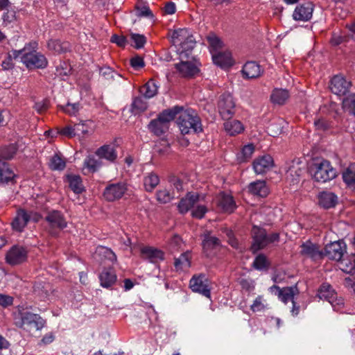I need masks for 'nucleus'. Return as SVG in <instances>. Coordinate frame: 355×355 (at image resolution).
Masks as SVG:
<instances>
[{
	"label": "nucleus",
	"mask_w": 355,
	"mask_h": 355,
	"mask_svg": "<svg viewBox=\"0 0 355 355\" xmlns=\"http://www.w3.org/2000/svg\"><path fill=\"white\" fill-rule=\"evenodd\" d=\"M175 107L178 108L177 123L183 135L202 131L201 120L193 110H183L182 107L179 106Z\"/></svg>",
	"instance_id": "f257e3e1"
},
{
	"label": "nucleus",
	"mask_w": 355,
	"mask_h": 355,
	"mask_svg": "<svg viewBox=\"0 0 355 355\" xmlns=\"http://www.w3.org/2000/svg\"><path fill=\"white\" fill-rule=\"evenodd\" d=\"M37 44L35 42L26 45L20 51H15L13 55L15 58L21 55V62L28 69H44L48 64L46 57L35 50Z\"/></svg>",
	"instance_id": "f03ea898"
},
{
	"label": "nucleus",
	"mask_w": 355,
	"mask_h": 355,
	"mask_svg": "<svg viewBox=\"0 0 355 355\" xmlns=\"http://www.w3.org/2000/svg\"><path fill=\"white\" fill-rule=\"evenodd\" d=\"M252 239L250 250L253 254L264 249L268 245L279 241V234L273 232L268 234L266 230L257 225H253L251 230Z\"/></svg>",
	"instance_id": "7ed1b4c3"
},
{
	"label": "nucleus",
	"mask_w": 355,
	"mask_h": 355,
	"mask_svg": "<svg viewBox=\"0 0 355 355\" xmlns=\"http://www.w3.org/2000/svg\"><path fill=\"white\" fill-rule=\"evenodd\" d=\"M178 107L162 111L157 118L150 121L148 130L156 136L164 135L169 128V123L177 116Z\"/></svg>",
	"instance_id": "20e7f679"
},
{
	"label": "nucleus",
	"mask_w": 355,
	"mask_h": 355,
	"mask_svg": "<svg viewBox=\"0 0 355 355\" xmlns=\"http://www.w3.org/2000/svg\"><path fill=\"white\" fill-rule=\"evenodd\" d=\"M44 324L45 321L40 315L28 311L19 313V320L16 321L18 327L30 333L42 329Z\"/></svg>",
	"instance_id": "39448f33"
},
{
	"label": "nucleus",
	"mask_w": 355,
	"mask_h": 355,
	"mask_svg": "<svg viewBox=\"0 0 355 355\" xmlns=\"http://www.w3.org/2000/svg\"><path fill=\"white\" fill-rule=\"evenodd\" d=\"M312 173L314 180L322 183L329 182L337 176L336 170L326 159L315 163L312 167Z\"/></svg>",
	"instance_id": "423d86ee"
},
{
	"label": "nucleus",
	"mask_w": 355,
	"mask_h": 355,
	"mask_svg": "<svg viewBox=\"0 0 355 355\" xmlns=\"http://www.w3.org/2000/svg\"><path fill=\"white\" fill-rule=\"evenodd\" d=\"M45 220L48 223V232L53 236H58L60 230L67 226V222L63 214L58 210L47 213Z\"/></svg>",
	"instance_id": "0eeeda50"
},
{
	"label": "nucleus",
	"mask_w": 355,
	"mask_h": 355,
	"mask_svg": "<svg viewBox=\"0 0 355 355\" xmlns=\"http://www.w3.org/2000/svg\"><path fill=\"white\" fill-rule=\"evenodd\" d=\"M127 191L128 185L125 182L109 183L105 187L103 196L107 202H114L121 199Z\"/></svg>",
	"instance_id": "6e6552de"
},
{
	"label": "nucleus",
	"mask_w": 355,
	"mask_h": 355,
	"mask_svg": "<svg viewBox=\"0 0 355 355\" xmlns=\"http://www.w3.org/2000/svg\"><path fill=\"white\" fill-rule=\"evenodd\" d=\"M28 252L26 247L15 245L6 253V263L10 266L21 264L27 260Z\"/></svg>",
	"instance_id": "1a4fd4ad"
},
{
	"label": "nucleus",
	"mask_w": 355,
	"mask_h": 355,
	"mask_svg": "<svg viewBox=\"0 0 355 355\" xmlns=\"http://www.w3.org/2000/svg\"><path fill=\"white\" fill-rule=\"evenodd\" d=\"M218 107L219 113L225 120L232 119L235 113V103L232 96L230 94H223L220 96Z\"/></svg>",
	"instance_id": "9d476101"
},
{
	"label": "nucleus",
	"mask_w": 355,
	"mask_h": 355,
	"mask_svg": "<svg viewBox=\"0 0 355 355\" xmlns=\"http://www.w3.org/2000/svg\"><path fill=\"white\" fill-rule=\"evenodd\" d=\"M346 252V245L340 241L331 242L327 244L323 251V258L327 257L329 259L337 261H341L342 263L345 260L342 258Z\"/></svg>",
	"instance_id": "9b49d317"
},
{
	"label": "nucleus",
	"mask_w": 355,
	"mask_h": 355,
	"mask_svg": "<svg viewBox=\"0 0 355 355\" xmlns=\"http://www.w3.org/2000/svg\"><path fill=\"white\" fill-rule=\"evenodd\" d=\"M352 82L341 74L335 75L330 80L329 88L338 96H345L349 91Z\"/></svg>",
	"instance_id": "f8f14e48"
},
{
	"label": "nucleus",
	"mask_w": 355,
	"mask_h": 355,
	"mask_svg": "<svg viewBox=\"0 0 355 355\" xmlns=\"http://www.w3.org/2000/svg\"><path fill=\"white\" fill-rule=\"evenodd\" d=\"M189 287L193 292L210 297L211 292L208 287V279L205 274L194 275L189 282Z\"/></svg>",
	"instance_id": "ddd939ff"
},
{
	"label": "nucleus",
	"mask_w": 355,
	"mask_h": 355,
	"mask_svg": "<svg viewBox=\"0 0 355 355\" xmlns=\"http://www.w3.org/2000/svg\"><path fill=\"white\" fill-rule=\"evenodd\" d=\"M220 241L218 238L212 236L210 232H206L203 234L202 250L205 256L211 258L216 255V250L220 246Z\"/></svg>",
	"instance_id": "4468645a"
},
{
	"label": "nucleus",
	"mask_w": 355,
	"mask_h": 355,
	"mask_svg": "<svg viewBox=\"0 0 355 355\" xmlns=\"http://www.w3.org/2000/svg\"><path fill=\"white\" fill-rule=\"evenodd\" d=\"M300 254L314 261L323 259V250H320L318 244L310 241L303 243L301 245Z\"/></svg>",
	"instance_id": "2eb2a0df"
},
{
	"label": "nucleus",
	"mask_w": 355,
	"mask_h": 355,
	"mask_svg": "<svg viewBox=\"0 0 355 355\" xmlns=\"http://www.w3.org/2000/svg\"><path fill=\"white\" fill-rule=\"evenodd\" d=\"M175 68L180 76L186 78H191L200 71L196 64L191 61H181L175 64Z\"/></svg>",
	"instance_id": "dca6fc26"
},
{
	"label": "nucleus",
	"mask_w": 355,
	"mask_h": 355,
	"mask_svg": "<svg viewBox=\"0 0 355 355\" xmlns=\"http://www.w3.org/2000/svg\"><path fill=\"white\" fill-rule=\"evenodd\" d=\"M200 195L196 192H188L185 197L182 198L178 205V209L180 214L187 213L194 205L200 200Z\"/></svg>",
	"instance_id": "f3484780"
},
{
	"label": "nucleus",
	"mask_w": 355,
	"mask_h": 355,
	"mask_svg": "<svg viewBox=\"0 0 355 355\" xmlns=\"http://www.w3.org/2000/svg\"><path fill=\"white\" fill-rule=\"evenodd\" d=\"M217 206L223 212L232 213L236 208V204L231 195L221 192L217 197Z\"/></svg>",
	"instance_id": "a211bd4d"
},
{
	"label": "nucleus",
	"mask_w": 355,
	"mask_h": 355,
	"mask_svg": "<svg viewBox=\"0 0 355 355\" xmlns=\"http://www.w3.org/2000/svg\"><path fill=\"white\" fill-rule=\"evenodd\" d=\"M273 166V159L269 155L257 157L253 162V168L257 174H263Z\"/></svg>",
	"instance_id": "6ab92c4d"
},
{
	"label": "nucleus",
	"mask_w": 355,
	"mask_h": 355,
	"mask_svg": "<svg viewBox=\"0 0 355 355\" xmlns=\"http://www.w3.org/2000/svg\"><path fill=\"white\" fill-rule=\"evenodd\" d=\"M313 5L308 2L295 8L293 12V19L296 21H308L312 17Z\"/></svg>",
	"instance_id": "aec40b11"
},
{
	"label": "nucleus",
	"mask_w": 355,
	"mask_h": 355,
	"mask_svg": "<svg viewBox=\"0 0 355 355\" xmlns=\"http://www.w3.org/2000/svg\"><path fill=\"white\" fill-rule=\"evenodd\" d=\"M141 254L143 259L153 263H157L164 259V253L162 250L153 247L146 246L142 248Z\"/></svg>",
	"instance_id": "412c9836"
},
{
	"label": "nucleus",
	"mask_w": 355,
	"mask_h": 355,
	"mask_svg": "<svg viewBox=\"0 0 355 355\" xmlns=\"http://www.w3.org/2000/svg\"><path fill=\"white\" fill-rule=\"evenodd\" d=\"M277 291L276 294L279 299L284 303H287L289 300L293 301L294 295L298 293L296 286H289L281 288L279 286L273 285L270 287V291Z\"/></svg>",
	"instance_id": "4be33fe9"
},
{
	"label": "nucleus",
	"mask_w": 355,
	"mask_h": 355,
	"mask_svg": "<svg viewBox=\"0 0 355 355\" xmlns=\"http://www.w3.org/2000/svg\"><path fill=\"white\" fill-rule=\"evenodd\" d=\"M30 220V214L25 209H20L12 222V228L17 232H22Z\"/></svg>",
	"instance_id": "5701e85b"
},
{
	"label": "nucleus",
	"mask_w": 355,
	"mask_h": 355,
	"mask_svg": "<svg viewBox=\"0 0 355 355\" xmlns=\"http://www.w3.org/2000/svg\"><path fill=\"white\" fill-rule=\"evenodd\" d=\"M95 258L101 262L114 263L116 261V255L110 249L105 246H98L95 251Z\"/></svg>",
	"instance_id": "b1692460"
},
{
	"label": "nucleus",
	"mask_w": 355,
	"mask_h": 355,
	"mask_svg": "<svg viewBox=\"0 0 355 355\" xmlns=\"http://www.w3.org/2000/svg\"><path fill=\"white\" fill-rule=\"evenodd\" d=\"M95 154L99 159H105L110 162L114 163L117 159V153L114 146L103 145L98 148Z\"/></svg>",
	"instance_id": "393cba45"
},
{
	"label": "nucleus",
	"mask_w": 355,
	"mask_h": 355,
	"mask_svg": "<svg viewBox=\"0 0 355 355\" xmlns=\"http://www.w3.org/2000/svg\"><path fill=\"white\" fill-rule=\"evenodd\" d=\"M320 206L324 209L334 207L338 202V197L330 191H322L318 196Z\"/></svg>",
	"instance_id": "a878e982"
},
{
	"label": "nucleus",
	"mask_w": 355,
	"mask_h": 355,
	"mask_svg": "<svg viewBox=\"0 0 355 355\" xmlns=\"http://www.w3.org/2000/svg\"><path fill=\"white\" fill-rule=\"evenodd\" d=\"M242 72L247 78H257L262 74L263 69L257 62L250 61L244 64Z\"/></svg>",
	"instance_id": "bb28decb"
},
{
	"label": "nucleus",
	"mask_w": 355,
	"mask_h": 355,
	"mask_svg": "<svg viewBox=\"0 0 355 355\" xmlns=\"http://www.w3.org/2000/svg\"><path fill=\"white\" fill-rule=\"evenodd\" d=\"M248 191L252 195L261 198L266 197L269 193V189L266 185V182L263 180H257L251 182L248 185Z\"/></svg>",
	"instance_id": "cd10ccee"
},
{
	"label": "nucleus",
	"mask_w": 355,
	"mask_h": 355,
	"mask_svg": "<svg viewBox=\"0 0 355 355\" xmlns=\"http://www.w3.org/2000/svg\"><path fill=\"white\" fill-rule=\"evenodd\" d=\"M337 294L329 284H322L318 290V297L321 300L328 301L332 306H335L334 302Z\"/></svg>",
	"instance_id": "c85d7f7f"
},
{
	"label": "nucleus",
	"mask_w": 355,
	"mask_h": 355,
	"mask_svg": "<svg viewBox=\"0 0 355 355\" xmlns=\"http://www.w3.org/2000/svg\"><path fill=\"white\" fill-rule=\"evenodd\" d=\"M48 49L57 53H63L71 50V44L69 42L59 40H51L47 44Z\"/></svg>",
	"instance_id": "c756f323"
},
{
	"label": "nucleus",
	"mask_w": 355,
	"mask_h": 355,
	"mask_svg": "<svg viewBox=\"0 0 355 355\" xmlns=\"http://www.w3.org/2000/svg\"><path fill=\"white\" fill-rule=\"evenodd\" d=\"M213 62L220 67H229L232 65L231 53L229 51L218 52L212 55Z\"/></svg>",
	"instance_id": "7c9ffc66"
},
{
	"label": "nucleus",
	"mask_w": 355,
	"mask_h": 355,
	"mask_svg": "<svg viewBox=\"0 0 355 355\" xmlns=\"http://www.w3.org/2000/svg\"><path fill=\"white\" fill-rule=\"evenodd\" d=\"M15 177V175L9 164L0 159V184L8 183Z\"/></svg>",
	"instance_id": "2f4dec72"
},
{
	"label": "nucleus",
	"mask_w": 355,
	"mask_h": 355,
	"mask_svg": "<svg viewBox=\"0 0 355 355\" xmlns=\"http://www.w3.org/2000/svg\"><path fill=\"white\" fill-rule=\"evenodd\" d=\"M52 291V286L49 282H36L33 286L35 295L42 300L48 297Z\"/></svg>",
	"instance_id": "473e14b6"
},
{
	"label": "nucleus",
	"mask_w": 355,
	"mask_h": 355,
	"mask_svg": "<svg viewBox=\"0 0 355 355\" xmlns=\"http://www.w3.org/2000/svg\"><path fill=\"white\" fill-rule=\"evenodd\" d=\"M193 37L187 28H179L173 31L171 34V41L174 45H179L186 40Z\"/></svg>",
	"instance_id": "72a5a7b5"
},
{
	"label": "nucleus",
	"mask_w": 355,
	"mask_h": 355,
	"mask_svg": "<svg viewBox=\"0 0 355 355\" xmlns=\"http://www.w3.org/2000/svg\"><path fill=\"white\" fill-rule=\"evenodd\" d=\"M101 285L104 288L112 286L116 281L115 272L111 270H104L99 275Z\"/></svg>",
	"instance_id": "f704fd0d"
},
{
	"label": "nucleus",
	"mask_w": 355,
	"mask_h": 355,
	"mask_svg": "<svg viewBox=\"0 0 355 355\" xmlns=\"http://www.w3.org/2000/svg\"><path fill=\"white\" fill-rule=\"evenodd\" d=\"M69 187L76 194L81 193L85 191L80 176L76 175H69L67 176Z\"/></svg>",
	"instance_id": "c9c22d12"
},
{
	"label": "nucleus",
	"mask_w": 355,
	"mask_h": 355,
	"mask_svg": "<svg viewBox=\"0 0 355 355\" xmlns=\"http://www.w3.org/2000/svg\"><path fill=\"white\" fill-rule=\"evenodd\" d=\"M191 256L189 252H184L175 259L174 266L177 271L188 269L191 266Z\"/></svg>",
	"instance_id": "e433bc0d"
},
{
	"label": "nucleus",
	"mask_w": 355,
	"mask_h": 355,
	"mask_svg": "<svg viewBox=\"0 0 355 355\" xmlns=\"http://www.w3.org/2000/svg\"><path fill=\"white\" fill-rule=\"evenodd\" d=\"M289 97L288 91L283 89H275L273 90L270 99L273 103L283 105Z\"/></svg>",
	"instance_id": "4c0bfd02"
},
{
	"label": "nucleus",
	"mask_w": 355,
	"mask_h": 355,
	"mask_svg": "<svg viewBox=\"0 0 355 355\" xmlns=\"http://www.w3.org/2000/svg\"><path fill=\"white\" fill-rule=\"evenodd\" d=\"M303 173L304 168H302L298 163H293L287 171L286 176L287 178H291V182L295 184L300 180V178L302 175Z\"/></svg>",
	"instance_id": "58836bf2"
},
{
	"label": "nucleus",
	"mask_w": 355,
	"mask_h": 355,
	"mask_svg": "<svg viewBox=\"0 0 355 355\" xmlns=\"http://www.w3.org/2000/svg\"><path fill=\"white\" fill-rule=\"evenodd\" d=\"M224 128L230 135L239 134L243 130V125L239 121L230 119L224 123Z\"/></svg>",
	"instance_id": "ea45409f"
},
{
	"label": "nucleus",
	"mask_w": 355,
	"mask_h": 355,
	"mask_svg": "<svg viewBox=\"0 0 355 355\" xmlns=\"http://www.w3.org/2000/svg\"><path fill=\"white\" fill-rule=\"evenodd\" d=\"M343 179L348 187L355 189V163L350 164L343 173Z\"/></svg>",
	"instance_id": "a19ab883"
},
{
	"label": "nucleus",
	"mask_w": 355,
	"mask_h": 355,
	"mask_svg": "<svg viewBox=\"0 0 355 355\" xmlns=\"http://www.w3.org/2000/svg\"><path fill=\"white\" fill-rule=\"evenodd\" d=\"M159 176L154 173H148L144 178V185L146 191L151 192L159 184Z\"/></svg>",
	"instance_id": "79ce46f5"
},
{
	"label": "nucleus",
	"mask_w": 355,
	"mask_h": 355,
	"mask_svg": "<svg viewBox=\"0 0 355 355\" xmlns=\"http://www.w3.org/2000/svg\"><path fill=\"white\" fill-rule=\"evenodd\" d=\"M140 92L146 98H150L156 95L157 86L153 80H150L141 87Z\"/></svg>",
	"instance_id": "37998d69"
},
{
	"label": "nucleus",
	"mask_w": 355,
	"mask_h": 355,
	"mask_svg": "<svg viewBox=\"0 0 355 355\" xmlns=\"http://www.w3.org/2000/svg\"><path fill=\"white\" fill-rule=\"evenodd\" d=\"M254 151L253 144H248L243 146L241 153L237 155V159L240 163L248 162Z\"/></svg>",
	"instance_id": "c03bdc74"
},
{
	"label": "nucleus",
	"mask_w": 355,
	"mask_h": 355,
	"mask_svg": "<svg viewBox=\"0 0 355 355\" xmlns=\"http://www.w3.org/2000/svg\"><path fill=\"white\" fill-rule=\"evenodd\" d=\"M102 164L101 159H97L93 156H88L84 161V166L92 173L97 171Z\"/></svg>",
	"instance_id": "a18cd8bd"
},
{
	"label": "nucleus",
	"mask_w": 355,
	"mask_h": 355,
	"mask_svg": "<svg viewBox=\"0 0 355 355\" xmlns=\"http://www.w3.org/2000/svg\"><path fill=\"white\" fill-rule=\"evenodd\" d=\"M66 166V162L59 155H54L50 159L49 167L53 171H62Z\"/></svg>",
	"instance_id": "49530a36"
},
{
	"label": "nucleus",
	"mask_w": 355,
	"mask_h": 355,
	"mask_svg": "<svg viewBox=\"0 0 355 355\" xmlns=\"http://www.w3.org/2000/svg\"><path fill=\"white\" fill-rule=\"evenodd\" d=\"M175 198V193H171L166 189H160L156 193L157 200L162 204L168 203Z\"/></svg>",
	"instance_id": "de8ad7c7"
},
{
	"label": "nucleus",
	"mask_w": 355,
	"mask_h": 355,
	"mask_svg": "<svg viewBox=\"0 0 355 355\" xmlns=\"http://www.w3.org/2000/svg\"><path fill=\"white\" fill-rule=\"evenodd\" d=\"M343 107L350 114L355 116V93L349 94L343 99Z\"/></svg>",
	"instance_id": "09e8293b"
},
{
	"label": "nucleus",
	"mask_w": 355,
	"mask_h": 355,
	"mask_svg": "<svg viewBox=\"0 0 355 355\" xmlns=\"http://www.w3.org/2000/svg\"><path fill=\"white\" fill-rule=\"evenodd\" d=\"M252 266L255 269L261 270L269 266V262L266 255L259 254L255 257Z\"/></svg>",
	"instance_id": "8fccbe9b"
},
{
	"label": "nucleus",
	"mask_w": 355,
	"mask_h": 355,
	"mask_svg": "<svg viewBox=\"0 0 355 355\" xmlns=\"http://www.w3.org/2000/svg\"><path fill=\"white\" fill-rule=\"evenodd\" d=\"M266 309H268V304L262 295L257 296L250 306V309L253 312L262 311Z\"/></svg>",
	"instance_id": "3c124183"
},
{
	"label": "nucleus",
	"mask_w": 355,
	"mask_h": 355,
	"mask_svg": "<svg viewBox=\"0 0 355 355\" xmlns=\"http://www.w3.org/2000/svg\"><path fill=\"white\" fill-rule=\"evenodd\" d=\"M147 109V104L141 97H136L132 103V112L137 114Z\"/></svg>",
	"instance_id": "603ef678"
},
{
	"label": "nucleus",
	"mask_w": 355,
	"mask_h": 355,
	"mask_svg": "<svg viewBox=\"0 0 355 355\" xmlns=\"http://www.w3.org/2000/svg\"><path fill=\"white\" fill-rule=\"evenodd\" d=\"M130 40L132 46L137 49L142 48L146 42V37L144 35L137 33H131Z\"/></svg>",
	"instance_id": "864d4df0"
},
{
	"label": "nucleus",
	"mask_w": 355,
	"mask_h": 355,
	"mask_svg": "<svg viewBox=\"0 0 355 355\" xmlns=\"http://www.w3.org/2000/svg\"><path fill=\"white\" fill-rule=\"evenodd\" d=\"M180 53L182 54L185 53L186 55H187L188 51H191L196 45V40L193 37L189 38L188 40H184L180 44Z\"/></svg>",
	"instance_id": "5fc2aeb1"
},
{
	"label": "nucleus",
	"mask_w": 355,
	"mask_h": 355,
	"mask_svg": "<svg viewBox=\"0 0 355 355\" xmlns=\"http://www.w3.org/2000/svg\"><path fill=\"white\" fill-rule=\"evenodd\" d=\"M17 149L15 146L10 145L0 149V158L2 159H10L15 155Z\"/></svg>",
	"instance_id": "6e6d98bb"
},
{
	"label": "nucleus",
	"mask_w": 355,
	"mask_h": 355,
	"mask_svg": "<svg viewBox=\"0 0 355 355\" xmlns=\"http://www.w3.org/2000/svg\"><path fill=\"white\" fill-rule=\"evenodd\" d=\"M60 107L65 113L69 115H75L80 110V104L68 103L66 105H62Z\"/></svg>",
	"instance_id": "4d7b16f0"
},
{
	"label": "nucleus",
	"mask_w": 355,
	"mask_h": 355,
	"mask_svg": "<svg viewBox=\"0 0 355 355\" xmlns=\"http://www.w3.org/2000/svg\"><path fill=\"white\" fill-rule=\"evenodd\" d=\"M208 209L205 205H200L194 208L191 211V216L193 218L201 219L207 212Z\"/></svg>",
	"instance_id": "13d9d810"
},
{
	"label": "nucleus",
	"mask_w": 355,
	"mask_h": 355,
	"mask_svg": "<svg viewBox=\"0 0 355 355\" xmlns=\"http://www.w3.org/2000/svg\"><path fill=\"white\" fill-rule=\"evenodd\" d=\"M169 182L171 185L177 191V193L179 194L184 190V186L182 181L178 178V177L173 176L169 179Z\"/></svg>",
	"instance_id": "bf43d9fd"
},
{
	"label": "nucleus",
	"mask_w": 355,
	"mask_h": 355,
	"mask_svg": "<svg viewBox=\"0 0 355 355\" xmlns=\"http://www.w3.org/2000/svg\"><path fill=\"white\" fill-rule=\"evenodd\" d=\"M130 65L136 70L143 68L145 63L142 57L136 55L132 58L130 60Z\"/></svg>",
	"instance_id": "052dcab7"
},
{
	"label": "nucleus",
	"mask_w": 355,
	"mask_h": 355,
	"mask_svg": "<svg viewBox=\"0 0 355 355\" xmlns=\"http://www.w3.org/2000/svg\"><path fill=\"white\" fill-rule=\"evenodd\" d=\"M33 108L40 114L46 112L49 108V101L46 99L36 102Z\"/></svg>",
	"instance_id": "680f3d73"
},
{
	"label": "nucleus",
	"mask_w": 355,
	"mask_h": 355,
	"mask_svg": "<svg viewBox=\"0 0 355 355\" xmlns=\"http://www.w3.org/2000/svg\"><path fill=\"white\" fill-rule=\"evenodd\" d=\"M110 41L112 43L116 44L120 47H124L127 44V39L123 35H118L116 34H114L111 38Z\"/></svg>",
	"instance_id": "e2e57ef3"
},
{
	"label": "nucleus",
	"mask_w": 355,
	"mask_h": 355,
	"mask_svg": "<svg viewBox=\"0 0 355 355\" xmlns=\"http://www.w3.org/2000/svg\"><path fill=\"white\" fill-rule=\"evenodd\" d=\"M13 303V297L5 295V294H0V305L3 307H8L9 306H11Z\"/></svg>",
	"instance_id": "0e129e2a"
},
{
	"label": "nucleus",
	"mask_w": 355,
	"mask_h": 355,
	"mask_svg": "<svg viewBox=\"0 0 355 355\" xmlns=\"http://www.w3.org/2000/svg\"><path fill=\"white\" fill-rule=\"evenodd\" d=\"M239 284L241 288L246 291H250L254 289L253 282L249 279H241L239 280Z\"/></svg>",
	"instance_id": "69168bd1"
},
{
	"label": "nucleus",
	"mask_w": 355,
	"mask_h": 355,
	"mask_svg": "<svg viewBox=\"0 0 355 355\" xmlns=\"http://www.w3.org/2000/svg\"><path fill=\"white\" fill-rule=\"evenodd\" d=\"M314 125L317 130L322 131L328 130L330 126L329 123L323 119L315 121Z\"/></svg>",
	"instance_id": "338daca9"
},
{
	"label": "nucleus",
	"mask_w": 355,
	"mask_h": 355,
	"mask_svg": "<svg viewBox=\"0 0 355 355\" xmlns=\"http://www.w3.org/2000/svg\"><path fill=\"white\" fill-rule=\"evenodd\" d=\"M137 16L140 17H147L150 18H153L154 17L152 11L148 6H143L141 8H138Z\"/></svg>",
	"instance_id": "774afa93"
}]
</instances>
